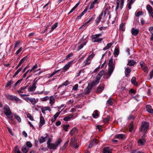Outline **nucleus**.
Masks as SVG:
<instances>
[{"label": "nucleus", "instance_id": "9d476101", "mask_svg": "<svg viewBox=\"0 0 153 153\" xmlns=\"http://www.w3.org/2000/svg\"><path fill=\"white\" fill-rule=\"evenodd\" d=\"M37 81H35V80L33 81V83L32 85L31 86L29 87L28 88V91H34L35 90L36 88V85L37 84Z\"/></svg>", "mask_w": 153, "mask_h": 153}, {"label": "nucleus", "instance_id": "a878e982", "mask_svg": "<svg viewBox=\"0 0 153 153\" xmlns=\"http://www.w3.org/2000/svg\"><path fill=\"white\" fill-rule=\"evenodd\" d=\"M77 132V129L74 128H73L69 132V134L71 136H72L73 135L76 134Z\"/></svg>", "mask_w": 153, "mask_h": 153}, {"label": "nucleus", "instance_id": "09e8293b", "mask_svg": "<svg viewBox=\"0 0 153 153\" xmlns=\"http://www.w3.org/2000/svg\"><path fill=\"white\" fill-rule=\"evenodd\" d=\"M86 44V43L84 42L81 44L79 46H78V48L77 49V51H79L81 49H82L83 46Z\"/></svg>", "mask_w": 153, "mask_h": 153}, {"label": "nucleus", "instance_id": "ea45409f", "mask_svg": "<svg viewBox=\"0 0 153 153\" xmlns=\"http://www.w3.org/2000/svg\"><path fill=\"white\" fill-rule=\"evenodd\" d=\"M112 44L111 43H108L106 46L103 49V50H107L108 49L110 48L111 47L112 45Z\"/></svg>", "mask_w": 153, "mask_h": 153}, {"label": "nucleus", "instance_id": "680f3d73", "mask_svg": "<svg viewBox=\"0 0 153 153\" xmlns=\"http://www.w3.org/2000/svg\"><path fill=\"white\" fill-rule=\"evenodd\" d=\"M22 81V79H19L18 80L14 85V87H16L18 84L20 83Z\"/></svg>", "mask_w": 153, "mask_h": 153}, {"label": "nucleus", "instance_id": "b1692460", "mask_svg": "<svg viewBox=\"0 0 153 153\" xmlns=\"http://www.w3.org/2000/svg\"><path fill=\"white\" fill-rule=\"evenodd\" d=\"M136 63V62L134 60H129L128 61L127 65L130 66H134Z\"/></svg>", "mask_w": 153, "mask_h": 153}, {"label": "nucleus", "instance_id": "3c124183", "mask_svg": "<svg viewBox=\"0 0 153 153\" xmlns=\"http://www.w3.org/2000/svg\"><path fill=\"white\" fill-rule=\"evenodd\" d=\"M58 23L56 22L55 23L54 25H53L51 29V30L50 32L51 31L53 30L55 28H56L58 26Z\"/></svg>", "mask_w": 153, "mask_h": 153}, {"label": "nucleus", "instance_id": "69168bd1", "mask_svg": "<svg viewBox=\"0 0 153 153\" xmlns=\"http://www.w3.org/2000/svg\"><path fill=\"white\" fill-rule=\"evenodd\" d=\"M22 47L20 48L16 52V54L18 55L22 50Z\"/></svg>", "mask_w": 153, "mask_h": 153}, {"label": "nucleus", "instance_id": "79ce46f5", "mask_svg": "<svg viewBox=\"0 0 153 153\" xmlns=\"http://www.w3.org/2000/svg\"><path fill=\"white\" fill-rule=\"evenodd\" d=\"M14 152V153H21L20 151L19 150L18 146H17L15 147Z\"/></svg>", "mask_w": 153, "mask_h": 153}, {"label": "nucleus", "instance_id": "052dcab7", "mask_svg": "<svg viewBox=\"0 0 153 153\" xmlns=\"http://www.w3.org/2000/svg\"><path fill=\"white\" fill-rule=\"evenodd\" d=\"M49 98L48 96L45 97L41 99L42 101H45L48 100L49 99Z\"/></svg>", "mask_w": 153, "mask_h": 153}, {"label": "nucleus", "instance_id": "f8f14e48", "mask_svg": "<svg viewBox=\"0 0 153 153\" xmlns=\"http://www.w3.org/2000/svg\"><path fill=\"white\" fill-rule=\"evenodd\" d=\"M45 123V121L44 119V117L42 116V114H40V123L39 125V127L40 128L42 126L44 125Z\"/></svg>", "mask_w": 153, "mask_h": 153}, {"label": "nucleus", "instance_id": "9b49d317", "mask_svg": "<svg viewBox=\"0 0 153 153\" xmlns=\"http://www.w3.org/2000/svg\"><path fill=\"white\" fill-rule=\"evenodd\" d=\"M147 10L148 11L149 15L151 16L153 18V9L149 5H148L146 6Z\"/></svg>", "mask_w": 153, "mask_h": 153}, {"label": "nucleus", "instance_id": "f03ea898", "mask_svg": "<svg viewBox=\"0 0 153 153\" xmlns=\"http://www.w3.org/2000/svg\"><path fill=\"white\" fill-rule=\"evenodd\" d=\"M3 111L6 116L12 120H13V114L8 106H5L4 109Z\"/></svg>", "mask_w": 153, "mask_h": 153}, {"label": "nucleus", "instance_id": "864d4df0", "mask_svg": "<svg viewBox=\"0 0 153 153\" xmlns=\"http://www.w3.org/2000/svg\"><path fill=\"white\" fill-rule=\"evenodd\" d=\"M71 143L72 145L76 143L75 138H72L71 140Z\"/></svg>", "mask_w": 153, "mask_h": 153}, {"label": "nucleus", "instance_id": "de8ad7c7", "mask_svg": "<svg viewBox=\"0 0 153 153\" xmlns=\"http://www.w3.org/2000/svg\"><path fill=\"white\" fill-rule=\"evenodd\" d=\"M13 83V80H11L10 81H9L5 85V87H7L10 86Z\"/></svg>", "mask_w": 153, "mask_h": 153}, {"label": "nucleus", "instance_id": "58836bf2", "mask_svg": "<svg viewBox=\"0 0 153 153\" xmlns=\"http://www.w3.org/2000/svg\"><path fill=\"white\" fill-rule=\"evenodd\" d=\"M119 30L120 31H124V24L123 23H121L119 27Z\"/></svg>", "mask_w": 153, "mask_h": 153}, {"label": "nucleus", "instance_id": "0eeeda50", "mask_svg": "<svg viewBox=\"0 0 153 153\" xmlns=\"http://www.w3.org/2000/svg\"><path fill=\"white\" fill-rule=\"evenodd\" d=\"M27 87V86L22 87L19 90L17 91V92L19 94V95L21 96V97H22L23 96H28L29 95V94H21L23 93H26L27 92L26 89Z\"/></svg>", "mask_w": 153, "mask_h": 153}, {"label": "nucleus", "instance_id": "e2e57ef3", "mask_svg": "<svg viewBox=\"0 0 153 153\" xmlns=\"http://www.w3.org/2000/svg\"><path fill=\"white\" fill-rule=\"evenodd\" d=\"M129 93L130 94L131 93L135 94L136 93V91L133 89H131L129 90Z\"/></svg>", "mask_w": 153, "mask_h": 153}, {"label": "nucleus", "instance_id": "13d9d810", "mask_svg": "<svg viewBox=\"0 0 153 153\" xmlns=\"http://www.w3.org/2000/svg\"><path fill=\"white\" fill-rule=\"evenodd\" d=\"M27 56H25L20 60V62L22 63H24L25 62V61L27 60Z\"/></svg>", "mask_w": 153, "mask_h": 153}, {"label": "nucleus", "instance_id": "5701e85b", "mask_svg": "<svg viewBox=\"0 0 153 153\" xmlns=\"http://www.w3.org/2000/svg\"><path fill=\"white\" fill-rule=\"evenodd\" d=\"M126 76L128 77L129 76V74L131 72V70L130 68L129 67L127 68L125 70Z\"/></svg>", "mask_w": 153, "mask_h": 153}, {"label": "nucleus", "instance_id": "37998d69", "mask_svg": "<svg viewBox=\"0 0 153 153\" xmlns=\"http://www.w3.org/2000/svg\"><path fill=\"white\" fill-rule=\"evenodd\" d=\"M119 51L117 48H115L114 51V54L116 57L119 54Z\"/></svg>", "mask_w": 153, "mask_h": 153}, {"label": "nucleus", "instance_id": "8fccbe9b", "mask_svg": "<svg viewBox=\"0 0 153 153\" xmlns=\"http://www.w3.org/2000/svg\"><path fill=\"white\" fill-rule=\"evenodd\" d=\"M104 153H111V151L108 148H105L103 149Z\"/></svg>", "mask_w": 153, "mask_h": 153}, {"label": "nucleus", "instance_id": "412c9836", "mask_svg": "<svg viewBox=\"0 0 153 153\" xmlns=\"http://www.w3.org/2000/svg\"><path fill=\"white\" fill-rule=\"evenodd\" d=\"M73 115L72 114H70V115L64 117L63 120L66 121H68L71 119L73 118Z\"/></svg>", "mask_w": 153, "mask_h": 153}, {"label": "nucleus", "instance_id": "39448f33", "mask_svg": "<svg viewBox=\"0 0 153 153\" xmlns=\"http://www.w3.org/2000/svg\"><path fill=\"white\" fill-rule=\"evenodd\" d=\"M4 96L6 98L13 101H15L17 102L21 103L22 102L21 100L17 97H16L11 95H10L8 94H4Z\"/></svg>", "mask_w": 153, "mask_h": 153}, {"label": "nucleus", "instance_id": "aec40b11", "mask_svg": "<svg viewBox=\"0 0 153 153\" xmlns=\"http://www.w3.org/2000/svg\"><path fill=\"white\" fill-rule=\"evenodd\" d=\"M92 87L90 85H88L87 87L84 90V93L85 94H88L91 90Z\"/></svg>", "mask_w": 153, "mask_h": 153}, {"label": "nucleus", "instance_id": "c03bdc74", "mask_svg": "<svg viewBox=\"0 0 153 153\" xmlns=\"http://www.w3.org/2000/svg\"><path fill=\"white\" fill-rule=\"evenodd\" d=\"M114 100L112 99L111 98L109 99L107 101V102L110 105H112L113 104Z\"/></svg>", "mask_w": 153, "mask_h": 153}, {"label": "nucleus", "instance_id": "2eb2a0df", "mask_svg": "<svg viewBox=\"0 0 153 153\" xmlns=\"http://www.w3.org/2000/svg\"><path fill=\"white\" fill-rule=\"evenodd\" d=\"M98 143V141L97 139H94L93 140H91L88 147L89 148H92L94 145L97 144Z\"/></svg>", "mask_w": 153, "mask_h": 153}, {"label": "nucleus", "instance_id": "5fc2aeb1", "mask_svg": "<svg viewBox=\"0 0 153 153\" xmlns=\"http://www.w3.org/2000/svg\"><path fill=\"white\" fill-rule=\"evenodd\" d=\"M26 146L27 147H28V148H31L32 147V145L31 143V142L30 141H27L26 143Z\"/></svg>", "mask_w": 153, "mask_h": 153}, {"label": "nucleus", "instance_id": "20e7f679", "mask_svg": "<svg viewBox=\"0 0 153 153\" xmlns=\"http://www.w3.org/2000/svg\"><path fill=\"white\" fill-rule=\"evenodd\" d=\"M62 140L60 138H59L58 140L55 142V143H51L49 144L47 146L48 147L49 149H52L55 150L57 149L58 145L62 142Z\"/></svg>", "mask_w": 153, "mask_h": 153}, {"label": "nucleus", "instance_id": "4468645a", "mask_svg": "<svg viewBox=\"0 0 153 153\" xmlns=\"http://www.w3.org/2000/svg\"><path fill=\"white\" fill-rule=\"evenodd\" d=\"M104 85L103 84L99 85L96 90V92L97 93H101L104 89Z\"/></svg>", "mask_w": 153, "mask_h": 153}, {"label": "nucleus", "instance_id": "cd10ccee", "mask_svg": "<svg viewBox=\"0 0 153 153\" xmlns=\"http://www.w3.org/2000/svg\"><path fill=\"white\" fill-rule=\"evenodd\" d=\"M46 134V136L45 137L42 136L39 139V142L40 143H42L45 141L46 138L48 136L47 134Z\"/></svg>", "mask_w": 153, "mask_h": 153}, {"label": "nucleus", "instance_id": "c756f323", "mask_svg": "<svg viewBox=\"0 0 153 153\" xmlns=\"http://www.w3.org/2000/svg\"><path fill=\"white\" fill-rule=\"evenodd\" d=\"M103 15V12L102 11L100 14L99 16L96 19V22L98 23L100 22L102 19V16Z\"/></svg>", "mask_w": 153, "mask_h": 153}, {"label": "nucleus", "instance_id": "393cba45", "mask_svg": "<svg viewBox=\"0 0 153 153\" xmlns=\"http://www.w3.org/2000/svg\"><path fill=\"white\" fill-rule=\"evenodd\" d=\"M29 148L26 146H24L22 148V153H27L29 151Z\"/></svg>", "mask_w": 153, "mask_h": 153}, {"label": "nucleus", "instance_id": "4d7b16f0", "mask_svg": "<svg viewBox=\"0 0 153 153\" xmlns=\"http://www.w3.org/2000/svg\"><path fill=\"white\" fill-rule=\"evenodd\" d=\"M103 121L104 123H107L110 120V117H107L106 118H102Z\"/></svg>", "mask_w": 153, "mask_h": 153}, {"label": "nucleus", "instance_id": "dca6fc26", "mask_svg": "<svg viewBox=\"0 0 153 153\" xmlns=\"http://www.w3.org/2000/svg\"><path fill=\"white\" fill-rule=\"evenodd\" d=\"M100 81L99 79L96 77V79L91 82L90 85L93 88L99 83Z\"/></svg>", "mask_w": 153, "mask_h": 153}, {"label": "nucleus", "instance_id": "72a5a7b5", "mask_svg": "<svg viewBox=\"0 0 153 153\" xmlns=\"http://www.w3.org/2000/svg\"><path fill=\"white\" fill-rule=\"evenodd\" d=\"M115 138L123 139L124 137V136L123 134H118L115 136Z\"/></svg>", "mask_w": 153, "mask_h": 153}, {"label": "nucleus", "instance_id": "4c0bfd02", "mask_svg": "<svg viewBox=\"0 0 153 153\" xmlns=\"http://www.w3.org/2000/svg\"><path fill=\"white\" fill-rule=\"evenodd\" d=\"M149 30L152 34L150 39L152 41H153V27H150L149 29Z\"/></svg>", "mask_w": 153, "mask_h": 153}, {"label": "nucleus", "instance_id": "f257e3e1", "mask_svg": "<svg viewBox=\"0 0 153 153\" xmlns=\"http://www.w3.org/2000/svg\"><path fill=\"white\" fill-rule=\"evenodd\" d=\"M115 62L112 58L109 60L108 63V70L107 72H105L104 70L100 71L97 74L96 77L100 80L101 77L104 76L105 79H108L111 76L115 67Z\"/></svg>", "mask_w": 153, "mask_h": 153}, {"label": "nucleus", "instance_id": "423d86ee", "mask_svg": "<svg viewBox=\"0 0 153 153\" xmlns=\"http://www.w3.org/2000/svg\"><path fill=\"white\" fill-rule=\"evenodd\" d=\"M149 127V124L148 122H142L141 126L139 128L140 131H143L146 132L148 129Z\"/></svg>", "mask_w": 153, "mask_h": 153}, {"label": "nucleus", "instance_id": "a18cd8bd", "mask_svg": "<svg viewBox=\"0 0 153 153\" xmlns=\"http://www.w3.org/2000/svg\"><path fill=\"white\" fill-rule=\"evenodd\" d=\"M69 127V125H64L63 126V128L64 130L65 131H68V128Z\"/></svg>", "mask_w": 153, "mask_h": 153}, {"label": "nucleus", "instance_id": "a211bd4d", "mask_svg": "<svg viewBox=\"0 0 153 153\" xmlns=\"http://www.w3.org/2000/svg\"><path fill=\"white\" fill-rule=\"evenodd\" d=\"M100 0H94V1L91 3L89 9L91 10L94 7L95 5L96 4L99 3Z\"/></svg>", "mask_w": 153, "mask_h": 153}, {"label": "nucleus", "instance_id": "774afa93", "mask_svg": "<svg viewBox=\"0 0 153 153\" xmlns=\"http://www.w3.org/2000/svg\"><path fill=\"white\" fill-rule=\"evenodd\" d=\"M152 77H153V70L150 72V78L152 79Z\"/></svg>", "mask_w": 153, "mask_h": 153}, {"label": "nucleus", "instance_id": "4be33fe9", "mask_svg": "<svg viewBox=\"0 0 153 153\" xmlns=\"http://www.w3.org/2000/svg\"><path fill=\"white\" fill-rule=\"evenodd\" d=\"M49 103L51 105V106H52L55 102V98L53 96H51L49 98Z\"/></svg>", "mask_w": 153, "mask_h": 153}, {"label": "nucleus", "instance_id": "f704fd0d", "mask_svg": "<svg viewBox=\"0 0 153 153\" xmlns=\"http://www.w3.org/2000/svg\"><path fill=\"white\" fill-rule=\"evenodd\" d=\"M135 1V0H130L128 1L127 4V6L129 9H131V5Z\"/></svg>", "mask_w": 153, "mask_h": 153}, {"label": "nucleus", "instance_id": "bf43d9fd", "mask_svg": "<svg viewBox=\"0 0 153 153\" xmlns=\"http://www.w3.org/2000/svg\"><path fill=\"white\" fill-rule=\"evenodd\" d=\"M22 69V68H19L18 70L16 72L14 75H13V77H15L16 75H17L19 74V73L21 71Z\"/></svg>", "mask_w": 153, "mask_h": 153}, {"label": "nucleus", "instance_id": "c9c22d12", "mask_svg": "<svg viewBox=\"0 0 153 153\" xmlns=\"http://www.w3.org/2000/svg\"><path fill=\"white\" fill-rule=\"evenodd\" d=\"M143 14V13L142 11H138L135 13V16L137 17H139V16L142 15Z\"/></svg>", "mask_w": 153, "mask_h": 153}, {"label": "nucleus", "instance_id": "7ed1b4c3", "mask_svg": "<svg viewBox=\"0 0 153 153\" xmlns=\"http://www.w3.org/2000/svg\"><path fill=\"white\" fill-rule=\"evenodd\" d=\"M90 53H91L89 55L86 59L84 61L83 63V66H86L87 65H89L91 63V61L94 58L95 54H93V52H90Z\"/></svg>", "mask_w": 153, "mask_h": 153}, {"label": "nucleus", "instance_id": "6ab92c4d", "mask_svg": "<svg viewBox=\"0 0 153 153\" xmlns=\"http://www.w3.org/2000/svg\"><path fill=\"white\" fill-rule=\"evenodd\" d=\"M131 32L132 34L134 36H136L139 33V30L138 29L133 28L131 29Z\"/></svg>", "mask_w": 153, "mask_h": 153}, {"label": "nucleus", "instance_id": "49530a36", "mask_svg": "<svg viewBox=\"0 0 153 153\" xmlns=\"http://www.w3.org/2000/svg\"><path fill=\"white\" fill-rule=\"evenodd\" d=\"M27 117L31 120H34L33 117L29 113H28L27 114Z\"/></svg>", "mask_w": 153, "mask_h": 153}, {"label": "nucleus", "instance_id": "c85d7f7f", "mask_svg": "<svg viewBox=\"0 0 153 153\" xmlns=\"http://www.w3.org/2000/svg\"><path fill=\"white\" fill-rule=\"evenodd\" d=\"M29 101L33 105H35L38 102V100L33 98H30Z\"/></svg>", "mask_w": 153, "mask_h": 153}, {"label": "nucleus", "instance_id": "f3484780", "mask_svg": "<svg viewBox=\"0 0 153 153\" xmlns=\"http://www.w3.org/2000/svg\"><path fill=\"white\" fill-rule=\"evenodd\" d=\"M41 110L42 112V113L44 114H45V111H51V108L48 106L45 107H44L42 108H41Z\"/></svg>", "mask_w": 153, "mask_h": 153}, {"label": "nucleus", "instance_id": "bb28decb", "mask_svg": "<svg viewBox=\"0 0 153 153\" xmlns=\"http://www.w3.org/2000/svg\"><path fill=\"white\" fill-rule=\"evenodd\" d=\"M146 110L149 112L151 113H153V110L152 108V107L150 105H146Z\"/></svg>", "mask_w": 153, "mask_h": 153}, {"label": "nucleus", "instance_id": "ddd939ff", "mask_svg": "<svg viewBox=\"0 0 153 153\" xmlns=\"http://www.w3.org/2000/svg\"><path fill=\"white\" fill-rule=\"evenodd\" d=\"M73 62L72 61L69 62L65 65L63 68V70L65 71H67L71 66Z\"/></svg>", "mask_w": 153, "mask_h": 153}, {"label": "nucleus", "instance_id": "a19ab883", "mask_svg": "<svg viewBox=\"0 0 153 153\" xmlns=\"http://www.w3.org/2000/svg\"><path fill=\"white\" fill-rule=\"evenodd\" d=\"M143 71L147 73L148 72V67L145 65H144L141 67Z\"/></svg>", "mask_w": 153, "mask_h": 153}, {"label": "nucleus", "instance_id": "e433bc0d", "mask_svg": "<svg viewBox=\"0 0 153 153\" xmlns=\"http://www.w3.org/2000/svg\"><path fill=\"white\" fill-rule=\"evenodd\" d=\"M14 116L15 118L17 120L18 122H21V119L19 116L17 115L16 114H14Z\"/></svg>", "mask_w": 153, "mask_h": 153}, {"label": "nucleus", "instance_id": "603ef678", "mask_svg": "<svg viewBox=\"0 0 153 153\" xmlns=\"http://www.w3.org/2000/svg\"><path fill=\"white\" fill-rule=\"evenodd\" d=\"M136 78L134 77H133L131 79V82L134 85H137V83L136 82Z\"/></svg>", "mask_w": 153, "mask_h": 153}, {"label": "nucleus", "instance_id": "6e6d98bb", "mask_svg": "<svg viewBox=\"0 0 153 153\" xmlns=\"http://www.w3.org/2000/svg\"><path fill=\"white\" fill-rule=\"evenodd\" d=\"M59 70H58L54 72H53L52 74H50L48 76L49 78H50L51 77H52L53 76L54 74H55L56 73H57L59 71Z\"/></svg>", "mask_w": 153, "mask_h": 153}, {"label": "nucleus", "instance_id": "1a4fd4ad", "mask_svg": "<svg viewBox=\"0 0 153 153\" xmlns=\"http://www.w3.org/2000/svg\"><path fill=\"white\" fill-rule=\"evenodd\" d=\"M117 6L116 8V10H117L119 8L120 6V9H122L123 7L124 0H117Z\"/></svg>", "mask_w": 153, "mask_h": 153}, {"label": "nucleus", "instance_id": "6e6552de", "mask_svg": "<svg viewBox=\"0 0 153 153\" xmlns=\"http://www.w3.org/2000/svg\"><path fill=\"white\" fill-rule=\"evenodd\" d=\"M102 34L101 33H99L94 35L92 39L94 40L93 41V42H100L102 40V39L101 38H99V37L101 36Z\"/></svg>", "mask_w": 153, "mask_h": 153}, {"label": "nucleus", "instance_id": "338daca9", "mask_svg": "<svg viewBox=\"0 0 153 153\" xmlns=\"http://www.w3.org/2000/svg\"><path fill=\"white\" fill-rule=\"evenodd\" d=\"M78 85L77 84H76L73 87V89L74 90H76L77 89Z\"/></svg>", "mask_w": 153, "mask_h": 153}, {"label": "nucleus", "instance_id": "2f4dec72", "mask_svg": "<svg viewBox=\"0 0 153 153\" xmlns=\"http://www.w3.org/2000/svg\"><path fill=\"white\" fill-rule=\"evenodd\" d=\"M99 115L98 111L97 110L94 111L92 114L93 117L94 118H97L99 116Z\"/></svg>", "mask_w": 153, "mask_h": 153}, {"label": "nucleus", "instance_id": "7c9ffc66", "mask_svg": "<svg viewBox=\"0 0 153 153\" xmlns=\"http://www.w3.org/2000/svg\"><path fill=\"white\" fill-rule=\"evenodd\" d=\"M129 128V131L131 132L134 129V126L133 123V122H131L128 125Z\"/></svg>", "mask_w": 153, "mask_h": 153}, {"label": "nucleus", "instance_id": "473e14b6", "mask_svg": "<svg viewBox=\"0 0 153 153\" xmlns=\"http://www.w3.org/2000/svg\"><path fill=\"white\" fill-rule=\"evenodd\" d=\"M145 140L144 139H140L138 141V143L140 145H143L144 144Z\"/></svg>", "mask_w": 153, "mask_h": 153}, {"label": "nucleus", "instance_id": "0e129e2a", "mask_svg": "<svg viewBox=\"0 0 153 153\" xmlns=\"http://www.w3.org/2000/svg\"><path fill=\"white\" fill-rule=\"evenodd\" d=\"M37 68V64H36L35 65L33 66L31 69L30 70V72H31L32 71H34L35 69Z\"/></svg>", "mask_w": 153, "mask_h": 153}]
</instances>
